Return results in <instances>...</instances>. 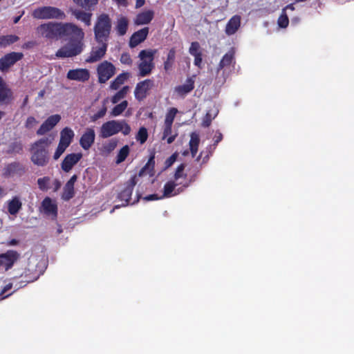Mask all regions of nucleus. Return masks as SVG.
I'll list each match as a JSON object with an SVG mask.
<instances>
[{"label": "nucleus", "instance_id": "f257e3e1", "mask_svg": "<svg viewBox=\"0 0 354 354\" xmlns=\"http://www.w3.org/2000/svg\"><path fill=\"white\" fill-rule=\"evenodd\" d=\"M85 34L82 28L73 23H64L62 39L68 43L60 48L56 53L58 57H73L82 53L85 46Z\"/></svg>", "mask_w": 354, "mask_h": 354}, {"label": "nucleus", "instance_id": "f03ea898", "mask_svg": "<svg viewBox=\"0 0 354 354\" xmlns=\"http://www.w3.org/2000/svg\"><path fill=\"white\" fill-rule=\"evenodd\" d=\"M51 142V140L48 138H41L30 145V160L35 165L45 167L48 164L50 160L49 147Z\"/></svg>", "mask_w": 354, "mask_h": 354}, {"label": "nucleus", "instance_id": "7ed1b4c3", "mask_svg": "<svg viewBox=\"0 0 354 354\" xmlns=\"http://www.w3.org/2000/svg\"><path fill=\"white\" fill-rule=\"evenodd\" d=\"M158 53L157 49H144L140 51L138 57L140 61L138 62V76L140 77H147L151 74L155 68L154 58Z\"/></svg>", "mask_w": 354, "mask_h": 354}, {"label": "nucleus", "instance_id": "20e7f679", "mask_svg": "<svg viewBox=\"0 0 354 354\" xmlns=\"http://www.w3.org/2000/svg\"><path fill=\"white\" fill-rule=\"evenodd\" d=\"M112 28V21L109 15L102 13L97 17L93 27L94 37L97 42H108Z\"/></svg>", "mask_w": 354, "mask_h": 354}, {"label": "nucleus", "instance_id": "39448f33", "mask_svg": "<svg viewBox=\"0 0 354 354\" xmlns=\"http://www.w3.org/2000/svg\"><path fill=\"white\" fill-rule=\"evenodd\" d=\"M131 127L126 120H113L102 124L100 130V136L102 138H107L119 132H122L123 135L127 136L131 133Z\"/></svg>", "mask_w": 354, "mask_h": 354}, {"label": "nucleus", "instance_id": "423d86ee", "mask_svg": "<svg viewBox=\"0 0 354 354\" xmlns=\"http://www.w3.org/2000/svg\"><path fill=\"white\" fill-rule=\"evenodd\" d=\"M64 23L48 22L39 25L37 28V32L43 37L50 40H59L62 39V33Z\"/></svg>", "mask_w": 354, "mask_h": 354}, {"label": "nucleus", "instance_id": "0eeeda50", "mask_svg": "<svg viewBox=\"0 0 354 354\" xmlns=\"http://www.w3.org/2000/svg\"><path fill=\"white\" fill-rule=\"evenodd\" d=\"M35 19H64L65 12L61 9L53 6H42L35 9L32 14Z\"/></svg>", "mask_w": 354, "mask_h": 354}, {"label": "nucleus", "instance_id": "6e6552de", "mask_svg": "<svg viewBox=\"0 0 354 354\" xmlns=\"http://www.w3.org/2000/svg\"><path fill=\"white\" fill-rule=\"evenodd\" d=\"M98 82L104 84L115 74L116 68L111 62L104 60L96 68Z\"/></svg>", "mask_w": 354, "mask_h": 354}, {"label": "nucleus", "instance_id": "1a4fd4ad", "mask_svg": "<svg viewBox=\"0 0 354 354\" xmlns=\"http://www.w3.org/2000/svg\"><path fill=\"white\" fill-rule=\"evenodd\" d=\"M137 181V176L133 175L124 183V188L118 193L117 198L122 202V206L125 207L129 204Z\"/></svg>", "mask_w": 354, "mask_h": 354}, {"label": "nucleus", "instance_id": "9d476101", "mask_svg": "<svg viewBox=\"0 0 354 354\" xmlns=\"http://www.w3.org/2000/svg\"><path fill=\"white\" fill-rule=\"evenodd\" d=\"M24 54L21 52H10L6 53L0 58V71L2 73L8 72L9 69L17 62L21 60Z\"/></svg>", "mask_w": 354, "mask_h": 354}, {"label": "nucleus", "instance_id": "9b49d317", "mask_svg": "<svg viewBox=\"0 0 354 354\" xmlns=\"http://www.w3.org/2000/svg\"><path fill=\"white\" fill-rule=\"evenodd\" d=\"M155 87V82L153 79H145L137 83L135 90L134 96L138 101L144 100L149 94V91Z\"/></svg>", "mask_w": 354, "mask_h": 354}, {"label": "nucleus", "instance_id": "f8f14e48", "mask_svg": "<svg viewBox=\"0 0 354 354\" xmlns=\"http://www.w3.org/2000/svg\"><path fill=\"white\" fill-rule=\"evenodd\" d=\"M14 93L3 78L0 76V106H7L12 104Z\"/></svg>", "mask_w": 354, "mask_h": 354}, {"label": "nucleus", "instance_id": "ddd939ff", "mask_svg": "<svg viewBox=\"0 0 354 354\" xmlns=\"http://www.w3.org/2000/svg\"><path fill=\"white\" fill-rule=\"evenodd\" d=\"M20 254L15 250H9L6 253L0 254V268L6 271L11 269L15 263L19 259Z\"/></svg>", "mask_w": 354, "mask_h": 354}, {"label": "nucleus", "instance_id": "4468645a", "mask_svg": "<svg viewBox=\"0 0 354 354\" xmlns=\"http://www.w3.org/2000/svg\"><path fill=\"white\" fill-rule=\"evenodd\" d=\"M100 46L93 47L89 55L85 59L86 63H95L101 60L106 55L108 42H97Z\"/></svg>", "mask_w": 354, "mask_h": 354}, {"label": "nucleus", "instance_id": "2eb2a0df", "mask_svg": "<svg viewBox=\"0 0 354 354\" xmlns=\"http://www.w3.org/2000/svg\"><path fill=\"white\" fill-rule=\"evenodd\" d=\"M26 172V167L19 162L15 161L6 165L3 169V175L6 177L17 176H22Z\"/></svg>", "mask_w": 354, "mask_h": 354}, {"label": "nucleus", "instance_id": "dca6fc26", "mask_svg": "<svg viewBox=\"0 0 354 354\" xmlns=\"http://www.w3.org/2000/svg\"><path fill=\"white\" fill-rule=\"evenodd\" d=\"M82 158V153H72L66 155L61 163L62 169L65 172H69Z\"/></svg>", "mask_w": 354, "mask_h": 354}, {"label": "nucleus", "instance_id": "f3484780", "mask_svg": "<svg viewBox=\"0 0 354 354\" xmlns=\"http://www.w3.org/2000/svg\"><path fill=\"white\" fill-rule=\"evenodd\" d=\"M61 116L58 114L49 116L37 131L38 136H42L50 131L60 121Z\"/></svg>", "mask_w": 354, "mask_h": 354}, {"label": "nucleus", "instance_id": "a211bd4d", "mask_svg": "<svg viewBox=\"0 0 354 354\" xmlns=\"http://www.w3.org/2000/svg\"><path fill=\"white\" fill-rule=\"evenodd\" d=\"M66 77L70 80L85 82L90 78V72L86 68L71 69L68 71Z\"/></svg>", "mask_w": 354, "mask_h": 354}, {"label": "nucleus", "instance_id": "6ab92c4d", "mask_svg": "<svg viewBox=\"0 0 354 354\" xmlns=\"http://www.w3.org/2000/svg\"><path fill=\"white\" fill-rule=\"evenodd\" d=\"M95 139V131L93 128H87L80 139V145L84 150L89 149Z\"/></svg>", "mask_w": 354, "mask_h": 354}, {"label": "nucleus", "instance_id": "aec40b11", "mask_svg": "<svg viewBox=\"0 0 354 354\" xmlns=\"http://www.w3.org/2000/svg\"><path fill=\"white\" fill-rule=\"evenodd\" d=\"M149 29L148 27H145L136 32H135L129 40V46L135 48L140 43L143 42L147 37Z\"/></svg>", "mask_w": 354, "mask_h": 354}, {"label": "nucleus", "instance_id": "412c9836", "mask_svg": "<svg viewBox=\"0 0 354 354\" xmlns=\"http://www.w3.org/2000/svg\"><path fill=\"white\" fill-rule=\"evenodd\" d=\"M154 17V12L148 10L138 13L134 19V24L137 26L149 24Z\"/></svg>", "mask_w": 354, "mask_h": 354}, {"label": "nucleus", "instance_id": "4be33fe9", "mask_svg": "<svg viewBox=\"0 0 354 354\" xmlns=\"http://www.w3.org/2000/svg\"><path fill=\"white\" fill-rule=\"evenodd\" d=\"M241 26V17L239 15H234L227 23L225 26V33L227 35H234Z\"/></svg>", "mask_w": 354, "mask_h": 354}, {"label": "nucleus", "instance_id": "5701e85b", "mask_svg": "<svg viewBox=\"0 0 354 354\" xmlns=\"http://www.w3.org/2000/svg\"><path fill=\"white\" fill-rule=\"evenodd\" d=\"M8 212L10 215H16L22 208V203L19 196H13L7 201Z\"/></svg>", "mask_w": 354, "mask_h": 354}, {"label": "nucleus", "instance_id": "b1692460", "mask_svg": "<svg viewBox=\"0 0 354 354\" xmlns=\"http://www.w3.org/2000/svg\"><path fill=\"white\" fill-rule=\"evenodd\" d=\"M74 136V131L71 128L66 127L60 132V140L59 143L68 147L73 142Z\"/></svg>", "mask_w": 354, "mask_h": 354}, {"label": "nucleus", "instance_id": "393cba45", "mask_svg": "<svg viewBox=\"0 0 354 354\" xmlns=\"http://www.w3.org/2000/svg\"><path fill=\"white\" fill-rule=\"evenodd\" d=\"M154 167H155V152H152L150 154V157L146 163V165L140 170L138 173L139 176H142L145 174H149L150 176L154 175Z\"/></svg>", "mask_w": 354, "mask_h": 354}, {"label": "nucleus", "instance_id": "a878e982", "mask_svg": "<svg viewBox=\"0 0 354 354\" xmlns=\"http://www.w3.org/2000/svg\"><path fill=\"white\" fill-rule=\"evenodd\" d=\"M73 15L77 19L83 22L85 26H90L91 25V18L93 14L90 11H84L81 10H75Z\"/></svg>", "mask_w": 354, "mask_h": 354}, {"label": "nucleus", "instance_id": "bb28decb", "mask_svg": "<svg viewBox=\"0 0 354 354\" xmlns=\"http://www.w3.org/2000/svg\"><path fill=\"white\" fill-rule=\"evenodd\" d=\"M194 88V81L192 78L189 77L186 80V83L179 85L175 88V91L180 96H184L190 93Z\"/></svg>", "mask_w": 354, "mask_h": 354}, {"label": "nucleus", "instance_id": "cd10ccee", "mask_svg": "<svg viewBox=\"0 0 354 354\" xmlns=\"http://www.w3.org/2000/svg\"><path fill=\"white\" fill-rule=\"evenodd\" d=\"M42 207L44 212L48 215H53L57 216V205L53 203L52 200L49 197H46L42 201Z\"/></svg>", "mask_w": 354, "mask_h": 354}, {"label": "nucleus", "instance_id": "c85d7f7f", "mask_svg": "<svg viewBox=\"0 0 354 354\" xmlns=\"http://www.w3.org/2000/svg\"><path fill=\"white\" fill-rule=\"evenodd\" d=\"M130 73L129 72H122L119 74L110 84V88L111 90H118L121 85H122L129 77Z\"/></svg>", "mask_w": 354, "mask_h": 354}, {"label": "nucleus", "instance_id": "c756f323", "mask_svg": "<svg viewBox=\"0 0 354 354\" xmlns=\"http://www.w3.org/2000/svg\"><path fill=\"white\" fill-rule=\"evenodd\" d=\"M129 26V20L126 17L121 16L117 20L115 30L120 36H123L127 33Z\"/></svg>", "mask_w": 354, "mask_h": 354}, {"label": "nucleus", "instance_id": "7c9ffc66", "mask_svg": "<svg viewBox=\"0 0 354 354\" xmlns=\"http://www.w3.org/2000/svg\"><path fill=\"white\" fill-rule=\"evenodd\" d=\"M234 59V51L231 49L226 53L221 59L218 65V71L222 70L225 67L230 66Z\"/></svg>", "mask_w": 354, "mask_h": 354}, {"label": "nucleus", "instance_id": "2f4dec72", "mask_svg": "<svg viewBox=\"0 0 354 354\" xmlns=\"http://www.w3.org/2000/svg\"><path fill=\"white\" fill-rule=\"evenodd\" d=\"M199 143L200 138L198 134L196 132H192L190 135V140L189 142V149L192 157H195L196 155Z\"/></svg>", "mask_w": 354, "mask_h": 354}, {"label": "nucleus", "instance_id": "473e14b6", "mask_svg": "<svg viewBox=\"0 0 354 354\" xmlns=\"http://www.w3.org/2000/svg\"><path fill=\"white\" fill-rule=\"evenodd\" d=\"M73 2L86 11H93L99 0H73Z\"/></svg>", "mask_w": 354, "mask_h": 354}, {"label": "nucleus", "instance_id": "72a5a7b5", "mask_svg": "<svg viewBox=\"0 0 354 354\" xmlns=\"http://www.w3.org/2000/svg\"><path fill=\"white\" fill-rule=\"evenodd\" d=\"M19 37L15 35L0 36V48H5L19 41Z\"/></svg>", "mask_w": 354, "mask_h": 354}, {"label": "nucleus", "instance_id": "f704fd0d", "mask_svg": "<svg viewBox=\"0 0 354 354\" xmlns=\"http://www.w3.org/2000/svg\"><path fill=\"white\" fill-rule=\"evenodd\" d=\"M176 49L174 48L169 49L167 55V59L163 64L165 71L171 70L176 59Z\"/></svg>", "mask_w": 354, "mask_h": 354}, {"label": "nucleus", "instance_id": "c9c22d12", "mask_svg": "<svg viewBox=\"0 0 354 354\" xmlns=\"http://www.w3.org/2000/svg\"><path fill=\"white\" fill-rule=\"evenodd\" d=\"M182 183H176L175 181H173V180H169L168 182H167L165 185H164V187H163V194L162 196V198H169V197H171V196H174L172 194L173 192L175 190V187L177 186V185H181Z\"/></svg>", "mask_w": 354, "mask_h": 354}, {"label": "nucleus", "instance_id": "e433bc0d", "mask_svg": "<svg viewBox=\"0 0 354 354\" xmlns=\"http://www.w3.org/2000/svg\"><path fill=\"white\" fill-rule=\"evenodd\" d=\"M23 151V145L20 141L11 142L7 149L9 154H21Z\"/></svg>", "mask_w": 354, "mask_h": 354}, {"label": "nucleus", "instance_id": "4c0bfd02", "mask_svg": "<svg viewBox=\"0 0 354 354\" xmlns=\"http://www.w3.org/2000/svg\"><path fill=\"white\" fill-rule=\"evenodd\" d=\"M129 91V86H123L120 91H118L111 98V102L113 104L118 103L120 100L124 98Z\"/></svg>", "mask_w": 354, "mask_h": 354}, {"label": "nucleus", "instance_id": "58836bf2", "mask_svg": "<svg viewBox=\"0 0 354 354\" xmlns=\"http://www.w3.org/2000/svg\"><path fill=\"white\" fill-rule=\"evenodd\" d=\"M75 195L74 186L66 183L63 189L62 198L64 201H69Z\"/></svg>", "mask_w": 354, "mask_h": 354}, {"label": "nucleus", "instance_id": "ea45409f", "mask_svg": "<svg viewBox=\"0 0 354 354\" xmlns=\"http://www.w3.org/2000/svg\"><path fill=\"white\" fill-rule=\"evenodd\" d=\"M172 131V125L165 124L162 139L167 138L168 144H171L176 139V135L171 136Z\"/></svg>", "mask_w": 354, "mask_h": 354}, {"label": "nucleus", "instance_id": "a19ab883", "mask_svg": "<svg viewBox=\"0 0 354 354\" xmlns=\"http://www.w3.org/2000/svg\"><path fill=\"white\" fill-rule=\"evenodd\" d=\"M128 106V102L127 100H124L122 101L121 103L115 105L111 112V115L112 116H118L120 115H121L124 111V110L127 108Z\"/></svg>", "mask_w": 354, "mask_h": 354}, {"label": "nucleus", "instance_id": "79ce46f5", "mask_svg": "<svg viewBox=\"0 0 354 354\" xmlns=\"http://www.w3.org/2000/svg\"><path fill=\"white\" fill-rule=\"evenodd\" d=\"M130 149L128 145H124L119 151L116 157V163L120 164L125 160L129 153Z\"/></svg>", "mask_w": 354, "mask_h": 354}, {"label": "nucleus", "instance_id": "37998d69", "mask_svg": "<svg viewBox=\"0 0 354 354\" xmlns=\"http://www.w3.org/2000/svg\"><path fill=\"white\" fill-rule=\"evenodd\" d=\"M178 113V109L176 108L172 107L169 109L165 115V124H173L174 118L176 117V113Z\"/></svg>", "mask_w": 354, "mask_h": 354}, {"label": "nucleus", "instance_id": "c03bdc74", "mask_svg": "<svg viewBox=\"0 0 354 354\" xmlns=\"http://www.w3.org/2000/svg\"><path fill=\"white\" fill-rule=\"evenodd\" d=\"M136 138L137 141H138L141 145L144 144L148 138L147 129L144 127H140L136 136Z\"/></svg>", "mask_w": 354, "mask_h": 354}, {"label": "nucleus", "instance_id": "a18cd8bd", "mask_svg": "<svg viewBox=\"0 0 354 354\" xmlns=\"http://www.w3.org/2000/svg\"><path fill=\"white\" fill-rule=\"evenodd\" d=\"M185 165L183 164V163H181L180 165H179L176 171H175V173H174V180L176 183H178V180L181 178H185L187 177V174H185L184 172V170H185Z\"/></svg>", "mask_w": 354, "mask_h": 354}, {"label": "nucleus", "instance_id": "49530a36", "mask_svg": "<svg viewBox=\"0 0 354 354\" xmlns=\"http://www.w3.org/2000/svg\"><path fill=\"white\" fill-rule=\"evenodd\" d=\"M277 23L280 28H285L288 26L289 19L284 10H283L282 13L279 17Z\"/></svg>", "mask_w": 354, "mask_h": 354}, {"label": "nucleus", "instance_id": "de8ad7c7", "mask_svg": "<svg viewBox=\"0 0 354 354\" xmlns=\"http://www.w3.org/2000/svg\"><path fill=\"white\" fill-rule=\"evenodd\" d=\"M50 182V178L48 176H44L37 179V185L40 190L46 191L48 189V184Z\"/></svg>", "mask_w": 354, "mask_h": 354}, {"label": "nucleus", "instance_id": "09e8293b", "mask_svg": "<svg viewBox=\"0 0 354 354\" xmlns=\"http://www.w3.org/2000/svg\"><path fill=\"white\" fill-rule=\"evenodd\" d=\"M118 140L113 138L103 145L104 150L107 153L112 152L118 145Z\"/></svg>", "mask_w": 354, "mask_h": 354}, {"label": "nucleus", "instance_id": "8fccbe9b", "mask_svg": "<svg viewBox=\"0 0 354 354\" xmlns=\"http://www.w3.org/2000/svg\"><path fill=\"white\" fill-rule=\"evenodd\" d=\"M189 53L192 56L201 54L200 44L198 41L192 42L189 48Z\"/></svg>", "mask_w": 354, "mask_h": 354}, {"label": "nucleus", "instance_id": "3c124183", "mask_svg": "<svg viewBox=\"0 0 354 354\" xmlns=\"http://www.w3.org/2000/svg\"><path fill=\"white\" fill-rule=\"evenodd\" d=\"M106 111L107 108L105 106V104H104L100 111H98L97 113H95L91 117V121L95 122L98 119L103 118L106 115Z\"/></svg>", "mask_w": 354, "mask_h": 354}, {"label": "nucleus", "instance_id": "603ef678", "mask_svg": "<svg viewBox=\"0 0 354 354\" xmlns=\"http://www.w3.org/2000/svg\"><path fill=\"white\" fill-rule=\"evenodd\" d=\"M120 61L122 64H125L127 66H131L133 64V60L129 53H122Z\"/></svg>", "mask_w": 354, "mask_h": 354}, {"label": "nucleus", "instance_id": "864d4df0", "mask_svg": "<svg viewBox=\"0 0 354 354\" xmlns=\"http://www.w3.org/2000/svg\"><path fill=\"white\" fill-rule=\"evenodd\" d=\"M67 148V147H65L64 145L59 143L55 152L54 153L53 158L55 160H57Z\"/></svg>", "mask_w": 354, "mask_h": 354}, {"label": "nucleus", "instance_id": "5fc2aeb1", "mask_svg": "<svg viewBox=\"0 0 354 354\" xmlns=\"http://www.w3.org/2000/svg\"><path fill=\"white\" fill-rule=\"evenodd\" d=\"M177 157V153H174L171 156H170L165 162V169L170 167L176 162Z\"/></svg>", "mask_w": 354, "mask_h": 354}, {"label": "nucleus", "instance_id": "6e6d98bb", "mask_svg": "<svg viewBox=\"0 0 354 354\" xmlns=\"http://www.w3.org/2000/svg\"><path fill=\"white\" fill-rule=\"evenodd\" d=\"M195 178L196 175L194 176H191L189 180L186 181L183 184L182 183L181 185H183V187L178 188L176 189L177 192H175L173 195L175 196L180 192H183L185 188L188 187L190 184L195 180Z\"/></svg>", "mask_w": 354, "mask_h": 354}, {"label": "nucleus", "instance_id": "4d7b16f0", "mask_svg": "<svg viewBox=\"0 0 354 354\" xmlns=\"http://www.w3.org/2000/svg\"><path fill=\"white\" fill-rule=\"evenodd\" d=\"M214 117H212L209 112H207L202 122V126L203 127H209L212 123V121Z\"/></svg>", "mask_w": 354, "mask_h": 354}, {"label": "nucleus", "instance_id": "13d9d810", "mask_svg": "<svg viewBox=\"0 0 354 354\" xmlns=\"http://www.w3.org/2000/svg\"><path fill=\"white\" fill-rule=\"evenodd\" d=\"M194 57V64L198 68H202L203 53L196 55Z\"/></svg>", "mask_w": 354, "mask_h": 354}, {"label": "nucleus", "instance_id": "bf43d9fd", "mask_svg": "<svg viewBox=\"0 0 354 354\" xmlns=\"http://www.w3.org/2000/svg\"><path fill=\"white\" fill-rule=\"evenodd\" d=\"M223 140V134L217 131L214 137V145L216 146Z\"/></svg>", "mask_w": 354, "mask_h": 354}, {"label": "nucleus", "instance_id": "052dcab7", "mask_svg": "<svg viewBox=\"0 0 354 354\" xmlns=\"http://www.w3.org/2000/svg\"><path fill=\"white\" fill-rule=\"evenodd\" d=\"M159 199H162V196H158V195L156 194H149V195L144 197V200L147 201H156V200H159Z\"/></svg>", "mask_w": 354, "mask_h": 354}, {"label": "nucleus", "instance_id": "680f3d73", "mask_svg": "<svg viewBox=\"0 0 354 354\" xmlns=\"http://www.w3.org/2000/svg\"><path fill=\"white\" fill-rule=\"evenodd\" d=\"M36 44H37L36 41H29L25 42L22 45V48L23 49H30V48H32L35 46H36Z\"/></svg>", "mask_w": 354, "mask_h": 354}, {"label": "nucleus", "instance_id": "e2e57ef3", "mask_svg": "<svg viewBox=\"0 0 354 354\" xmlns=\"http://www.w3.org/2000/svg\"><path fill=\"white\" fill-rule=\"evenodd\" d=\"M36 122L35 119L34 117H32V116H30L27 118L26 120V126L27 127H30L32 125V124H34L35 122Z\"/></svg>", "mask_w": 354, "mask_h": 354}, {"label": "nucleus", "instance_id": "0e129e2a", "mask_svg": "<svg viewBox=\"0 0 354 354\" xmlns=\"http://www.w3.org/2000/svg\"><path fill=\"white\" fill-rule=\"evenodd\" d=\"M77 176L76 174H74L73 176H72L71 177V178L68 180V182L66 183L74 186L75 182L77 181Z\"/></svg>", "mask_w": 354, "mask_h": 354}, {"label": "nucleus", "instance_id": "69168bd1", "mask_svg": "<svg viewBox=\"0 0 354 354\" xmlns=\"http://www.w3.org/2000/svg\"><path fill=\"white\" fill-rule=\"evenodd\" d=\"M54 192H57L61 187V183L59 180L55 179L53 182Z\"/></svg>", "mask_w": 354, "mask_h": 354}, {"label": "nucleus", "instance_id": "338daca9", "mask_svg": "<svg viewBox=\"0 0 354 354\" xmlns=\"http://www.w3.org/2000/svg\"><path fill=\"white\" fill-rule=\"evenodd\" d=\"M18 243H19L18 240H17L15 239H12L8 242L7 245L9 246H12V245H17Z\"/></svg>", "mask_w": 354, "mask_h": 354}, {"label": "nucleus", "instance_id": "774afa93", "mask_svg": "<svg viewBox=\"0 0 354 354\" xmlns=\"http://www.w3.org/2000/svg\"><path fill=\"white\" fill-rule=\"evenodd\" d=\"M145 0H136V8H138L144 6Z\"/></svg>", "mask_w": 354, "mask_h": 354}]
</instances>
